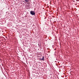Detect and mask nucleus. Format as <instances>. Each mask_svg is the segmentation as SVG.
<instances>
[{
	"instance_id": "nucleus-2",
	"label": "nucleus",
	"mask_w": 79,
	"mask_h": 79,
	"mask_svg": "<svg viewBox=\"0 0 79 79\" xmlns=\"http://www.w3.org/2000/svg\"><path fill=\"white\" fill-rule=\"evenodd\" d=\"M44 58H45L44 57V56H43V58H42V59H40L41 60H43V61H44Z\"/></svg>"
},
{
	"instance_id": "nucleus-1",
	"label": "nucleus",
	"mask_w": 79,
	"mask_h": 79,
	"mask_svg": "<svg viewBox=\"0 0 79 79\" xmlns=\"http://www.w3.org/2000/svg\"><path fill=\"white\" fill-rule=\"evenodd\" d=\"M30 14L32 15H35V12H34L33 11H31L30 12Z\"/></svg>"
},
{
	"instance_id": "nucleus-3",
	"label": "nucleus",
	"mask_w": 79,
	"mask_h": 79,
	"mask_svg": "<svg viewBox=\"0 0 79 79\" xmlns=\"http://www.w3.org/2000/svg\"><path fill=\"white\" fill-rule=\"evenodd\" d=\"M24 0L25 1V2H27V3H28V2H29V0Z\"/></svg>"
}]
</instances>
